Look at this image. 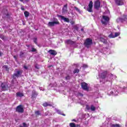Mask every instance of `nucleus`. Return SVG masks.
I'll return each instance as SVG.
<instances>
[{"label": "nucleus", "mask_w": 127, "mask_h": 127, "mask_svg": "<svg viewBox=\"0 0 127 127\" xmlns=\"http://www.w3.org/2000/svg\"><path fill=\"white\" fill-rule=\"evenodd\" d=\"M35 51H36V49H35V48H32L31 52H35Z\"/></svg>", "instance_id": "obj_34"}, {"label": "nucleus", "mask_w": 127, "mask_h": 127, "mask_svg": "<svg viewBox=\"0 0 127 127\" xmlns=\"http://www.w3.org/2000/svg\"><path fill=\"white\" fill-rule=\"evenodd\" d=\"M74 9H75V10H76V11H78V12H80V9H79V8H78V7H74Z\"/></svg>", "instance_id": "obj_32"}, {"label": "nucleus", "mask_w": 127, "mask_h": 127, "mask_svg": "<svg viewBox=\"0 0 127 127\" xmlns=\"http://www.w3.org/2000/svg\"><path fill=\"white\" fill-rule=\"evenodd\" d=\"M71 122H76V120H75V119H72V120H71Z\"/></svg>", "instance_id": "obj_45"}, {"label": "nucleus", "mask_w": 127, "mask_h": 127, "mask_svg": "<svg viewBox=\"0 0 127 127\" xmlns=\"http://www.w3.org/2000/svg\"><path fill=\"white\" fill-rule=\"evenodd\" d=\"M92 8H93V1H90L88 4V7L87 9V11H88L89 12H93V10H92Z\"/></svg>", "instance_id": "obj_7"}, {"label": "nucleus", "mask_w": 127, "mask_h": 127, "mask_svg": "<svg viewBox=\"0 0 127 127\" xmlns=\"http://www.w3.org/2000/svg\"><path fill=\"white\" fill-rule=\"evenodd\" d=\"M120 20H121V21H123L124 20H126L127 19V15H124L122 18H119Z\"/></svg>", "instance_id": "obj_23"}, {"label": "nucleus", "mask_w": 127, "mask_h": 127, "mask_svg": "<svg viewBox=\"0 0 127 127\" xmlns=\"http://www.w3.org/2000/svg\"><path fill=\"white\" fill-rule=\"evenodd\" d=\"M101 6V3L99 0L95 1L94 3V7L96 9H99Z\"/></svg>", "instance_id": "obj_8"}, {"label": "nucleus", "mask_w": 127, "mask_h": 127, "mask_svg": "<svg viewBox=\"0 0 127 127\" xmlns=\"http://www.w3.org/2000/svg\"><path fill=\"white\" fill-rule=\"evenodd\" d=\"M43 106L44 107H48V106H49L50 107H51V106H52V104L49 103H48V102H44L43 104Z\"/></svg>", "instance_id": "obj_21"}, {"label": "nucleus", "mask_w": 127, "mask_h": 127, "mask_svg": "<svg viewBox=\"0 0 127 127\" xmlns=\"http://www.w3.org/2000/svg\"><path fill=\"white\" fill-rule=\"evenodd\" d=\"M55 111L56 112H59V110H58V109H55Z\"/></svg>", "instance_id": "obj_46"}, {"label": "nucleus", "mask_w": 127, "mask_h": 127, "mask_svg": "<svg viewBox=\"0 0 127 127\" xmlns=\"http://www.w3.org/2000/svg\"><path fill=\"white\" fill-rule=\"evenodd\" d=\"M95 110H96V107H95V106H94V105H91L90 107V111L94 112Z\"/></svg>", "instance_id": "obj_24"}, {"label": "nucleus", "mask_w": 127, "mask_h": 127, "mask_svg": "<svg viewBox=\"0 0 127 127\" xmlns=\"http://www.w3.org/2000/svg\"><path fill=\"white\" fill-rule=\"evenodd\" d=\"M22 74V71L18 70L17 69H15V73L13 74L12 76L13 79H15L16 78H18L20 75Z\"/></svg>", "instance_id": "obj_4"}, {"label": "nucleus", "mask_w": 127, "mask_h": 127, "mask_svg": "<svg viewBox=\"0 0 127 127\" xmlns=\"http://www.w3.org/2000/svg\"><path fill=\"white\" fill-rule=\"evenodd\" d=\"M1 87L2 89H5V85H4V83H2Z\"/></svg>", "instance_id": "obj_30"}, {"label": "nucleus", "mask_w": 127, "mask_h": 127, "mask_svg": "<svg viewBox=\"0 0 127 127\" xmlns=\"http://www.w3.org/2000/svg\"><path fill=\"white\" fill-rule=\"evenodd\" d=\"M83 68H87L88 65L87 64H84L83 65Z\"/></svg>", "instance_id": "obj_37"}, {"label": "nucleus", "mask_w": 127, "mask_h": 127, "mask_svg": "<svg viewBox=\"0 0 127 127\" xmlns=\"http://www.w3.org/2000/svg\"><path fill=\"white\" fill-rule=\"evenodd\" d=\"M56 86H57V83H55L53 85V87H56Z\"/></svg>", "instance_id": "obj_42"}, {"label": "nucleus", "mask_w": 127, "mask_h": 127, "mask_svg": "<svg viewBox=\"0 0 127 127\" xmlns=\"http://www.w3.org/2000/svg\"><path fill=\"white\" fill-rule=\"evenodd\" d=\"M40 91H44V88L43 87H39Z\"/></svg>", "instance_id": "obj_38"}, {"label": "nucleus", "mask_w": 127, "mask_h": 127, "mask_svg": "<svg viewBox=\"0 0 127 127\" xmlns=\"http://www.w3.org/2000/svg\"><path fill=\"white\" fill-rule=\"evenodd\" d=\"M37 95H38V93H37L36 92V91L34 90L32 92V98H35L36 97V96H37Z\"/></svg>", "instance_id": "obj_22"}, {"label": "nucleus", "mask_w": 127, "mask_h": 127, "mask_svg": "<svg viewBox=\"0 0 127 127\" xmlns=\"http://www.w3.org/2000/svg\"><path fill=\"white\" fill-rule=\"evenodd\" d=\"M23 56V53L20 52V56L21 57H22Z\"/></svg>", "instance_id": "obj_39"}, {"label": "nucleus", "mask_w": 127, "mask_h": 127, "mask_svg": "<svg viewBox=\"0 0 127 127\" xmlns=\"http://www.w3.org/2000/svg\"><path fill=\"white\" fill-rule=\"evenodd\" d=\"M111 127H121V126H120L119 124H112V125H111Z\"/></svg>", "instance_id": "obj_26"}, {"label": "nucleus", "mask_w": 127, "mask_h": 127, "mask_svg": "<svg viewBox=\"0 0 127 127\" xmlns=\"http://www.w3.org/2000/svg\"><path fill=\"white\" fill-rule=\"evenodd\" d=\"M101 21L102 24L107 25L109 23V21H110V18L108 16L103 15Z\"/></svg>", "instance_id": "obj_3"}, {"label": "nucleus", "mask_w": 127, "mask_h": 127, "mask_svg": "<svg viewBox=\"0 0 127 127\" xmlns=\"http://www.w3.org/2000/svg\"><path fill=\"white\" fill-rule=\"evenodd\" d=\"M99 40H100V41H101V42H103V43H104V44H107V43H108L107 40H106L105 38L101 37L99 39Z\"/></svg>", "instance_id": "obj_17"}, {"label": "nucleus", "mask_w": 127, "mask_h": 127, "mask_svg": "<svg viewBox=\"0 0 127 127\" xmlns=\"http://www.w3.org/2000/svg\"><path fill=\"white\" fill-rule=\"evenodd\" d=\"M86 110H87V111H90L91 110V107H90V106H89V105H86Z\"/></svg>", "instance_id": "obj_29"}, {"label": "nucleus", "mask_w": 127, "mask_h": 127, "mask_svg": "<svg viewBox=\"0 0 127 127\" xmlns=\"http://www.w3.org/2000/svg\"><path fill=\"white\" fill-rule=\"evenodd\" d=\"M121 92L125 93V94H127V86H124L122 89Z\"/></svg>", "instance_id": "obj_19"}, {"label": "nucleus", "mask_w": 127, "mask_h": 127, "mask_svg": "<svg viewBox=\"0 0 127 127\" xmlns=\"http://www.w3.org/2000/svg\"><path fill=\"white\" fill-rule=\"evenodd\" d=\"M23 127H27V125H26V123H23Z\"/></svg>", "instance_id": "obj_35"}, {"label": "nucleus", "mask_w": 127, "mask_h": 127, "mask_svg": "<svg viewBox=\"0 0 127 127\" xmlns=\"http://www.w3.org/2000/svg\"><path fill=\"white\" fill-rule=\"evenodd\" d=\"M65 43H66V44H70V45H73L74 42L71 40H67L65 41Z\"/></svg>", "instance_id": "obj_18"}, {"label": "nucleus", "mask_w": 127, "mask_h": 127, "mask_svg": "<svg viewBox=\"0 0 127 127\" xmlns=\"http://www.w3.org/2000/svg\"><path fill=\"white\" fill-rule=\"evenodd\" d=\"M115 2L118 5H123L124 4V0H115Z\"/></svg>", "instance_id": "obj_11"}, {"label": "nucleus", "mask_w": 127, "mask_h": 127, "mask_svg": "<svg viewBox=\"0 0 127 127\" xmlns=\"http://www.w3.org/2000/svg\"><path fill=\"white\" fill-rule=\"evenodd\" d=\"M78 96H80V97H83V94H82L81 93H79Z\"/></svg>", "instance_id": "obj_40"}, {"label": "nucleus", "mask_w": 127, "mask_h": 127, "mask_svg": "<svg viewBox=\"0 0 127 127\" xmlns=\"http://www.w3.org/2000/svg\"><path fill=\"white\" fill-rule=\"evenodd\" d=\"M13 57H14V59H15V60H16V56H14Z\"/></svg>", "instance_id": "obj_47"}, {"label": "nucleus", "mask_w": 127, "mask_h": 127, "mask_svg": "<svg viewBox=\"0 0 127 127\" xmlns=\"http://www.w3.org/2000/svg\"><path fill=\"white\" fill-rule=\"evenodd\" d=\"M3 69H5V70H6V71H7V70H8V66L6 65H3Z\"/></svg>", "instance_id": "obj_27"}, {"label": "nucleus", "mask_w": 127, "mask_h": 127, "mask_svg": "<svg viewBox=\"0 0 127 127\" xmlns=\"http://www.w3.org/2000/svg\"><path fill=\"white\" fill-rule=\"evenodd\" d=\"M35 115H36V116H38L40 115L41 113L39 112H35Z\"/></svg>", "instance_id": "obj_31"}, {"label": "nucleus", "mask_w": 127, "mask_h": 127, "mask_svg": "<svg viewBox=\"0 0 127 127\" xmlns=\"http://www.w3.org/2000/svg\"><path fill=\"white\" fill-rule=\"evenodd\" d=\"M81 87L83 90H88V86L87 83L85 82L81 83Z\"/></svg>", "instance_id": "obj_13"}, {"label": "nucleus", "mask_w": 127, "mask_h": 127, "mask_svg": "<svg viewBox=\"0 0 127 127\" xmlns=\"http://www.w3.org/2000/svg\"><path fill=\"white\" fill-rule=\"evenodd\" d=\"M69 127H80L79 125H76L74 123H69Z\"/></svg>", "instance_id": "obj_15"}, {"label": "nucleus", "mask_w": 127, "mask_h": 127, "mask_svg": "<svg viewBox=\"0 0 127 127\" xmlns=\"http://www.w3.org/2000/svg\"><path fill=\"white\" fill-rule=\"evenodd\" d=\"M92 43V40L90 39H86V41L84 43V45L87 47V48H89L90 46H91V45Z\"/></svg>", "instance_id": "obj_6"}, {"label": "nucleus", "mask_w": 127, "mask_h": 127, "mask_svg": "<svg viewBox=\"0 0 127 127\" xmlns=\"http://www.w3.org/2000/svg\"><path fill=\"white\" fill-rule=\"evenodd\" d=\"M99 78H100V79H102L103 80H105V81H107L108 82H110L112 83V82H113V80H115V79L117 78V76L112 74H110L107 77V71H103L99 72Z\"/></svg>", "instance_id": "obj_1"}, {"label": "nucleus", "mask_w": 127, "mask_h": 127, "mask_svg": "<svg viewBox=\"0 0 127 127\" xmlns=\"http://www.w3.org/2000/svg\"><path fill=\"white\" fill-rule=\"evenodd\" d=\"M49 53L51 55H53L54 56H55V55H57V52L54 50H50L49 51Z\"/></svg>", "instance_id": "obj_14"}, {"label": "nucleus", "mask_w": 127, "mask_h": 127, "mask_svg": "<svg viewBox=\"0 0 127 127\" xmlns=\"http://www.w3.org/2000/svg\"><path fill=\"white\" fill-rule=\"evenodd\" d=\"M120 33H115V35H114L113 34H111L109 35V37L110 38H115V37L120 36Z\"/></svg>", "instance_id": "obj_12"}, {"label": "nucleus", "mask_w": 127, "mask_h": 127, "mask_svg": "<svg viewBox=\"0 0 127 127\" xmlns=\"http://www.w3.org/2000/svg\"><path fill=\"white\" fill-rule=\"evenodd\" d=\"M58 114H59V115H62L63 116H65V115L64 114H62L61 112H58Z\"/></svg>", "instance_id": "obj_33"}, {"label": "nucleus", "mask_w": 127, "mask_h": 127, "mask_svg": "<svg viewBox=\"0 0 127 127\" xmlns=\"http://www.w3.org/2000/svg\"><path fill=\"white\" fill-rule=\"evenodd\" d=\"M16 112H23V106L22 105H19L16 108Z\"/></svg>", "instance_id": "obj_9"}, {"label": "nucleus", "mask_w": 127, "mask_h": 127, "mask_svg": "<svg viewBox=\"0 0 127 127\" xmlns=\"http://www.w3.org/2000/svg\"><path fill=\"white\" fill-rule=\"evenodd\" d=\"M16 97H19V98H22V97L24 96V94L22 92H19L16 93Z\"/></svg>", "instance_id": "obj_16"}, {"label": "nucleus", "mask_w": 127, "mask_h": 127, "mask_svg": "<svg viewBox=\"0 0 127 127\" xmlns=\"http://www.w3.org/2000/svg\"><path fill=\"white\" fill-rule=\"evenodd\" d=\"M70 76H67L66 77H65V79L66 80H70Z\"/></svg>", "instance_id": "obj_36"}, {"label": "nucleus", "mask_w": 127, "mask_h": 127, "mask_svg": "<svg viewBox=\"0 0 127 127\" xmlns=\"http://www.w3.org/2000/svg\"><path fill=\"white\" fill-rule=\"evenodd\" d=\"M20 113H23L22 112H21Z\"/></svg>", "instance_id": "obj_54"}, {"label": "nucleus", "mask_w": 127, "mask_h": 127, "mask_svg": "<svg viewBox=\"0 0 127 127\" xmlns=\"http://www.w3.org/2000/svg\"><path fill=\"white\" fill-rule=\"evenodd\" d=\"M24 69H25V70H27V69H28V68H27V66H24Z\"/></svg>", "instance_id": "obj_43"}, {"label": "nucleus", "mask_w": 127, "mask_h": 127, "mask_svg": "<svg viewBox=\"0 0 127 127\" xmlns=\"http://www.w3.org/2000/svg\"><path fill=\"white\" fill-rule=\"evenodd\" d=\"M26 2L29 1V0H25Z\"/></svg>", "instance_id": "obj_50"}, {"label": "nucleus", "mask_w": 127, "mask_h": 127, "mask_svg": "<svg viewBox=\"0 0 127 127\" xmlns=\"http://www.w3.org/2000/svg\"><path fill=\"white\" fill-rule=\"evenodd\" d=\"M54 22H50L48 23V26H54L55 24H59V21H58V19L54 18Z\"/></svg>", "instance_id": "obj_5"}, {"label": "nucleus", "mask_w": 127, "mask_h": 127, "mask_svg": "<svg viewBox=\"0 0 127 127\" xmlns=\"http://www.w3.org/2000/svg\"><path fill=\"white\" fill-rule=\"evenodd\" d=\"M19 127H23V126H19Z\"/></svg>", "instance_id": "obj_53"}, {"label": "nucleus", "mask_w": 127, "mask_h": 127, "mask_svg": "<svg viewBox=\"0 0 127 127\" xmlns=\"http://www.w3.org/2000/svg\"><path fill=\"white\" fill-rule=\"evenodd\" d=\"M21 9H22V10H24V7L23 6L21 7Z\"/></svg>", "instance_id": "obj_44"}, {"label": "nucleus", "mask_w": 127, "mask_h": 127, "mask_svg": "<svg viewBox=\"0 0 127 127\" xmlns=\"http://www.w3.org/2000/svg\"><path fill=\"white\" fill-rule=\"evenodd\" d=\"M74 74H76V73H79V69H75L73 71Z\"/></svg>", "instance_id": "obj_28"}, {"label": "nucleus", "mask_w": 127, "mask_h": 127, "mask_svg": "<svg viewBox=\"0 0 127 127\" xmlns=\"http://www.w3.org/2000/svg\"><path fill=\"white\" fill-rule=\"evenodd\" d=\"M35 43H36V39L34 41Z\"/></svg>", "instance_id": "obj_52"}, {"label": "nucleus", "mask_w": 127, "mask_h": 127, "mask_svg": "<svg viewBox=\"0 0 127 127\" xmlns=\"http://www.w3.org/2000/svg\"><path fill=\"white\" fill-rule=\"evenodd\" d=\"M35 68H36V69H39V67H38V65H36L35 66Z\"/></svg>", "instance_id": "obj_41"}, {"label": "nucleus", "mask_w": 127, "mask_h": 127, "mask_svg": "<svg viewBox=\"0 0 127 127\" xmlns=\"http://www.w3.org/2000/svg\"><path fill=\"white\" fill-rule=\"evenodd\" d=\"M20 1H22V2H23V3H24V1H23V0H19Z\"/></svg>", "instance_id": "obj_48"}, {"label": "nucleus", "mask_w": 127, "mask_h": 127, "mask_svg": "<svg viewBox=\"0 0 127 127\" xmlns=\"http://www.w3.org/2000/svg\"><path fill=\"white\" fill-rule=\"evenodd\" d=\"M105 92L107 93L108 96H118L120 93L118 89H116L112 86H106Z\"/></svg>", "instance_id": "obj_2"}, {"label": "nucleus", "mask_w": 127, "mask_h": 127, "mask_svg": "<svg viewBox=\"0 0 127 127\" xmlns=\"http://www.w3.org/2000/svg\"><path fill=\"white\" fill-rule=\"evenodd\" d=\"M81 31H84V28H81Z\"/></svg>", "instance_id": "obj_51"}, {"label": "nucleus", "mask_w": 127, "mask_h": 127, "mask_svg": "<svg viewBox=\"0 0 127 127\" xmlns=\"http://www.w3.org/2000/svg\"><path fill=\"white\" fill-rule=\"evenodd\" d=\"M2 55V53L0 52V56H1Z\"/></svg>", "instance_id": "obj_49"}, {"label": "nucleus", "mask_w": 127, "mask_h": 127, "mask_svg": "<svg viewBox=\"0 0 127 127\" xmlns=\"http://www.w3.org/2000/svg\"><path fill=\"white\" fill-rule=\"evenodd\" d=\"M24 13L25 17H28V16H29V12L26 11Z\"/></svg>", "instance_id": "obj_25"}, {"label": "nucleus", "mask_w": 127, "mask_h": 127, "mask_svg": "<svg viewBox=\"0 0 127 127\" xmlns=\"http://www.w3.org/2000/svg\"><path fill=\"white\" fill-rule=\"evenodd\" d=\"M58 17H60L61 19L64 20L65 22H69V19L67 18H65V17L61 15H58Z\"/></svg>", "instance_id": "obj_10"}, {"label": "nucleus", "mask_w": 127, "mask_h": 127, "mask_svg": "<svg viewBox=\"0 0 127 127\" xmlns=\"http://www.w3.org/2000/svg\"><path fill=\"white\" fill-rule=\"evenodd\" d=\"M67 4H66L63 7L62 10H63V13L67 12Z\"/></svg>", "instance_id": "obj_20"}]
</instances>
